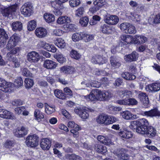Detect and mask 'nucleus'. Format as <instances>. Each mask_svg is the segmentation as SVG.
<instances>
[{
	"instance_id": "1",
	"label": "nucleus",
	"mask_w": 160,
	"mask_h": 160,
	"mask_svg": "<svg viewBox=\"0 0 160 160\" xmlns=\"http://www.w3.org/2000/svg\"><path fill=\"white\" fill-rule=\"evenodd\" d=\"M19 38L16 34L12 35L9 39L7 45V49L9 51V53L13 55H15L19 51V48L18 47H14L19 41Z\"/></svg>"
},
{
	"instance_id": "2",
	"label": "nucleus",
	"mask_w": 160,
	"mask_h": 160,
	"mask_svg": "<svg viewBox=\"0 0 160 160\" xmlns=\"http://www.w3.org/2000/svg\"><path fill=\"white\" fill-rule=\"evenodd\" d=\"M25 143L28 147L35 148L39 144V137L36 134L29 135L26 138Z\"/></svg>"
},
{
	"instance_id": "3",
	"label": "nucleus",
	"mask_w": 160,
	"mask_h": 160,
	"mask_svg": "<svg viewBox=\"0 0 160 160\" xmlns=\"http://www.w3.org/2000/svg\"><path fill=\"white\" fill-rule=\"evenodd\" d=\"M13 88V83L7 82L3 78H0V90L5 92L11 91Z\"/></svg>"
},
{
	"instance_id": "4",
	"label": "nucleus",
	"mask_w": 160,
	"mask_h": 160,
	"mask_svg": "<svg viewBox=\"0 0 160 160\" xmlns=\"http://www.w3.org/2000/svg\"><path fill=\"white\" fill-rule=\"evenodd\" d=\"M32 6L30 3L27 2L25 3L21 8L22 14L25 17H29L31 15Z\"/></svg>"
},
{
	"instance_id": "5",
	"label": "nucleus",
	"mask_w": 160,
	"mask_h": 160,
	"mask_svg": "<svg viewBox=\"0 0 160 160\" xmlns=\"http://www.w3.org/2000/svg\"><path fill=\"white\" fill-rule=\"evenodd\" d=\"M104 22L105 23L110 25H115L119 22L118 17L115 15H108L104 17Z\"/></svg>"
},
{
	"instance_id": "6",
	"label": "nucleus",
	"mask_w": 160,
	"mask_h": 160,
	"mask_svg": "<svg viewBox=\"0 0 160 160\" xmlns=\"http://www.w3.org/2000/svg\"><path fill=\"white\" fill-rule=\"evenodd\" d=\"M139 123V127L138 129V131L140 132V134L145 133V130L147 129V127L149 125V122L147 119L142 118L138 120Z\"/></svg>"
},
{
	"instance_id": "7",
	"label": "nucleus",
	"mask_w": 160,
	"mask_h": 160,
	"mask_svg": "<svg viewBox=\"0 0 160 160\" xmlns=\"http://www.w3.org/2000/svg\"><path fill=\"white\" fill-rule=\"evenodd\" d=\"M68 127L73 129L71 130V132L73 134V137L77 138L78 136V131L80 130V127L77 124H76L73 121L69 122L68 123Z\"/></svg>"
},
{
	"instance_id": "8",
	"label": "nucleus",
	"mask_w": 160,
	"mask_h": 160,
	"mask_svg": "<svg viewBox=\"0 0 160 160\" xmlns=\"http://www.w3.org/2000/svg\"><path fill=\"white\" fill-rule=\"evenodd\" d=\"M141 115L143 116L151 118L154 117H160V112L157 108H155L149 111L142 112H141Z\"/></svg>"
},
{
	"instance_id": "9",
	"label": "nucleus",
	"mask_w": 160,
	"mask_h": 160,
	"mask_svg": "<svg viewBox=\"0 0 160 160\" xmlns=\"http://www.w3.org/2000/svg\"><path fill=\"white\" fill-rule=\"evenodd\" d=\"M28 60L31 62H38L40 58V57L38 53L35 51H32L28 53Z\"/></svg>"
},
{
	"instance_id": "10",
	"label": "nucleus",
	"mask_w": 160,
	"mask_h": 160,
	"mask_svg": "<svg viewBox=\"0 0 160 160\" xmlns=\"http://www.w3.org/2000/svg\"><path fill=\"white\" fill-rule=\"evenodd\" d=\"M0 117L7 119H16L13 113L4 109H0Z\"/></svg>"
},
{
	"instance_id": "11",
	"label": "nucleus",
	"mask_w": 160,
	"mask_h": 160,
	"mask_svg": "<svg viewBox=\"0 0 160 160\" xmlns=\"http://www.w3.org/2000/svg\"><path fill=\"white\" fill-rule=\"evenodd\" d=\"M97 95L98 99L100 101H104L109 100L112 97V93L108 92H102L99 91Z\"/></svg>"
},
{
	"instance_id": "12",
	"label": "nucleus",
	"mask_w": 160,
	"mask_h": 160,
	"mask_svg": "<svg viewBox=\"0 0 160 160\" xmlns=\"http://www.w3.org/2000/svg\"><path fill=\"white\" fill-rule=\"evenodd\" d=\"M8 39V36L6 32L3 29L0 28V47H4Z\"/></svg>"
},
{
	"instance_id": "13",
	"label": "nucleus",
	"mask_w": 160,
	"mask_h": 160,
	"mask_svg": "<svg viewBox=\"0 0 160 160\" xmlns=\"http://www.w3.org/2000/svg\"><path fill=\"white\" fill-rule=\"evenodd\" d=\"M146 90L149 92H156L160 90V83H153L147 85L145 87Z\"/></svg>"
},
{
	"instance_id": "14",
	"label": "nucleus",
	"mask_w": 160,
	"mask_h": 160,
	"mask_svg": "<svg viewBox=\"0 0 160 160\" xmlns=\"http://www.w3.org/2000/svg\"><path fill=\"white\" fill-rule=\"evenodd\" d=\"M28 129L23 126L18 127L15 132V135L18 138H22L27 135L28 133Z\"/></svg>"
},
{
	"instance_id": "15",
	"label": "nucleus",
	"mask_w": 160,
	"mask_h": 160,
	"mask_svg": "<svg viewBox=\"0 0 160 160\" xmlns=\"http://www.w3.org/2000/svg\"><path fill=\"white\" fill-rule=\"evenodd\" d=\"M51 145V140L48 138L42 139L40 143L41 148L44 150H48L50 148Z\"/></svg>"
},
{
	"instance_id": "16",
	"label": "nucleus",
	"mask_w": 160,
	"mask_h": 160,
	"mask_svg": "<svg viewBox=\"0 0 160 160\" xmlns=\"http://www.w3.org/2000/svg\"><path fill=\"white\" fill-rule=\"evenodd\" d=\"M75 113L77 114L81 118L83 119L87 118L89 116V111L85 109L80 108L76 109Z\"/></svg>"
},
{
	"instance_id": "17",
	"label": "nucleus",
	"mask_w": 160,
	"mask_h": 160,
	"mask_svg": "<svg viewBox=\"0 0 160 160\" xmlns=\"http://www.w3.org/2000/svg\"><path fill=\"white\" fill-rule=\"evenodd\" d=\"M138 57V53L136 52H133L131 54L125 56L124 59L126 62H131L136 61Z\"/></svg>"
},
{
	"instance_id": "18",
	"label": "nucleus",
	"mask_w": 160,
	"mask_h": 160,
	"mask_svg": "<svg viewBox=\"0 0 160 160\" xmlns=\"http://www.w3.org/2000/svg\"><path fill=\"white\" fill-rule=\"evenodd\" d=\"M35 33L36 36L39 38H43L46 36L47 34V31L46 29L43 28H37Z\"/></svg>"
},
{
	"instance_id": "19",
	"label": "nucleus",
	"mask_w": 160,
	"mask_h": 160,
	"mask_svg": "<svg viewBox=\"0 0 160 160\" xmlns=\"http://www.w3.org/2000/svg\"><path fill=\"white\" fill-rule=\"evenodd\" d=\"M133 40L134 43L141 44L145 42L147 40V38L143 35H136L134 36Z\"/></svg>"
},
{
	"instance_id": "20",
	"label": "nucleus",
	"mask_w": 160,
	"mask_h": 160,
	"mask_svg": "<svg viewBox=\"0 0 160 160\" xmlns=\"http://www.w3.org/2000/svg\"><path fill=\"white\" fill-rule=\"evenodd\" d=\"M91 61L92 63L99 64H102L106 62V60L101 56L99 55H96L93 56Z\"/></svg>"
},
{
	"instance_id": "21",
	"label": "nucleus",
	"mask_w": 160,
	"mask_h": 160,
	"mask_svg": "<svg viewBox=\"0 0 160 160\" xmlns=\"http://www.w3.org/2000/svg\"><path fill=\"white\" fill-rule=\"evenodd\" d=\"M110 61L112 67L114 68H118L121 65V63L115 56H111L110 58Z\"/></svg>"
},
{
	"instance_id": "22",
	"label": "nucleus",
	"mask_w": 160,
	"mask_h": 160,
	"mask_svg": "<svg viewBox=\"0 0 160 160\" xmlns=\"http://www.w3.org/2000/svg\"><path fill=\"white\" fill-rule=\"evenodd\" d=\"M43 66L48 69H53L57 67V64L52 60H46L44 62Z\"/></svg>"
},
{
	"instance_id": "23",
	"label": "nucleus",
	"mask_w": 160,
	"mask_h": 160,
	"mask_svg": "<svg viewBox=\"0 0 160 160\" xmlns=\"http://www.w3.org/2000/svg\"><path fill=\"white\" fill-rule=\"evenodd\" d=\"M145 133L142 134H146L147 136L149 138H152L155 136L156 133V131L155 129L152 126L147 127V129H145Z\"/></svg>"
},
{
	"instance_id": "24",
	"label": "nucleus",
	"mask_w": 160,
	"mask_h": 160,
	"mask_svg": "<svg viewBox=\"0 0 160 160\" xmlns=\"http://www.w3.org/2000/svg\"><path fill=\"white\" fill-rule=\"evenodd\" d=\"M12 30L14 31H20L22 29V24L20 22H13L11 25Z\"/></svg>"
},
{
	"instance_id": "25",
	"label": "nucleus",
	"mask_w": 160,
	"mask_h": 160,
	"mask_svg": "<svg viewBox=\"0 0 160 160\" xmlns=\"http://www.w3.org/2000/svg\"><path fill=\"white\" fill-rule=\"evenodd\" d=\"M97 140L101 143L106 145H110L111 142V139L108 137L99 135L97 137Z\"/></svg>"
},
{
	"instance_id": "26",
	"label": "nucleus",
	"mask_w": 160,
	"mask_h": 160,
	"mask_svg": "<svg viewBox=\"0 0 160 160\" xmlns=\"http://www.w3.org/2000/svg\"><path fill=\"white\" fill-rule=\"evenodd\" d=\"M94 149L97 152L102 154L105 153L107 151L106 148L105 146L100 145L96 144L94 146Z\"/></svg>"
},
{
	"instance_id": "27",
	"label": "nucleus",
	"mask_w": 160,
	"mask_h": 160,
	"mask_svg": "<svg viewBox=\"0 0 160 160\" xmlns=\"http://www.w3.org/2000/svg\"><path fill=\"white\" fill-rule=\"evenodd\" d=\"M74 70L73 67L69 66H64L61 68V71L66 74L72 73Z\"/></svg>"
},
{
	"instance_id": "28",
	"label": "nucleus",
	"mask_w": 160,
	"mask_h": 160,
	"mask_svg": "<svg viewBox=\"0 0 160 160\" xmlns=\"http://www.w3.org/2000/svg\"><path fill=\"white\" fill-rule=\"evenodd\" d=\"M100 30L105 34H109L111 33V27L106 24H104L101 25Z\"/></svg>"
},
{
	"instance_id": "29",
	"label": "nucleus",
	"mask_w": 160,
	"mask_h": 160,
	"mask_svg": "<svg viewBox=\"0 0 160 160\" xmlns=\"http://www.w3.org/2000/svg\"><path fill=\"white\" fill-rule=\"evenodd\" d=\"M119 135L122 138L125 139L130 138L132 136V133L131 132L126 130L121 131L119 133Z\"/></svg>"
},
{
	"instance_id": "30",
	"label": "nucleus",
	"mask_w": 160,
	"mask_h": 160,
	"mask_svg": "<svg viewBox=\"0 0 160 160\" xmlns=\"http://www.w3.org/2000/svg\"><path fill=\"white\" fill-rule=\"evenodd\" d=\"M122 77L124 79L127 80H131L135 79V76L130 73L126 72L122 73Z\"/></svg>"
},
{
	"instance_id": "31",
	"label": "nucleus",
	"mask_w": 160,
	"mask_h": 160,
	"mask_svg": "<svg viewBox=\"0 0 160 160\" xmlns=\"http://www.w3.org/2000/svg\"><path fill=\"white\" fill-rule=\"evenodd\" d=\"M69 21V18L68 17L65 16L59 17L57 20V22L59 24H62L68 23Z\"/></svg>"
},
{
	"instance_id": "32",
	"label": "nucleus",
	"mask_w": 160,
	"mask_h": 160,
	"mask_svg": "<svg viewBox=\"0 0 160 160\" xmlns=\"http://www.w3.org/2000/svg\"><path fill=\"white\" fill-rule=\"evenodd\" d=\"M43 18L45 21L48 23L53 22L55 20L54 16L50 13H45L43 15Z\"/></svg>"
},
{
	"instance_id": "33",
	"label": "nucleus",
	"mask_w": 160,
	"mask_h": 160,
	"mask_svg": "<svg viewBox=\"0 0 160 160\" xmlns=\"http://www.w3.org/2000/svg\"><path fill=\"white\" fill-rule=\"evenodd\" d=\"M65 157L68 160H82V157L74 153L67 154L65 155Z\"/></svg>"
},
{
	"instance_id": "34",
	"label": "nucleus",
	"mask_w": 160,
	"mask_h": 160,
	"mask_svg": "<svg viewBox=\"0 0 160 160\" xmlns=\"http://www.w3.org/2000/svg\"><path fill=\"white\" fill-rule=\"evenodd\" d=\"M45 111L48 114H51L55 111V106L53 105H49L48 104L45 103Z\"/></svg>"
},
{
	"instance_id": "35",
	"label": "nucleus",
	"mask_w": 160,
	"mask_h": 160,
	"mask_svg": "<svg viewBox=\"0 0 160 160\" xmlns=\"http://www.w3.org/2000/svg\"><path fill=\"white\" fill-rule=\"evenodd\" d=\"M108 115H99L97 119V121L98 123L100 124L104 123L106 124L107 120L108 119Z\"/></svg>"
},
{
	"instance_id": "36",
	"label": "nucleus",
	"mask_w": 160,
	"mask_h": 160,
	"mask_svg": "<svg viewBox=\"0 0 160 160\" xmlns=\"http://www.w3.org/2000/svg\"><path fill=\"white\" fill-rule=\"evenodd\" d=\"M83 32H77L74 33L72 36V39L74 42L78 41L83 39Z\"/></svg>"
},
{
	"instance_id": "37",
	"label": "nucleus",
	"mask_w": 160,
	"mask_h": 160,
	"mask_svg": "<svg viewBox=\"0 0 160 160\" xmlns=\"http://www.w3.org/2000/svg\"><path fill=\"white\" fill-rule=\"evenodd\" d=\"M34 115L35 119L40 122L42 119L44 118V115L40 110L36 109L34 112Z\"/></svg>"
},
{
	"instance_id": "38",
	"label": "nucleus",
	"mask_w": 160,
	"mask_h": 160,
	"mask_svg": "<svg viewBox=\"0 0 160 160\" xmlns=\"http://www.w3.org/2000/svg\"><path fill=\"white\" fill-rule=\"evenodd\" d=\"M55 43L57 47L61 48H64L66 46V43L64 40L61 38L57 39Z\"/></svg>"
},
{
	"instance_id": "39",
	"label": "nucleus",
	"mask_w": 160,
	"mask_h": 160,
	"mask_svg": "<svg viewBox=\"0 0 160 160\" xmlns=\"http://www.w3.org/2000/svg\"><path fill=\"white\" fill-rule=\"evenodd\" d=\"M129 128L133 130H135L136 132L138 133H140V132L138 131V129L139 127V123L138 120L134 121L131 122Z\"/></svg>"
},
{
	"instance_id": "40",
	"label": "nucleus",
	"mask_w": 160,
	"mask_h": 160,
	"mask_svg": "<svg viewBox=\"0 0 160 160\" xmlns=\"http://www.w3.org/2000/svg\"><path fill=\"white\" fill-rule=\"evenodd\" d=\"M51 5L54 9L57 8L62 9L63 8L62 4L58 0L52 2Z\"/></svg>"
},
{
	"instance_id": "41",
	"label": "nucleus",
	"mask_w": 160,
	"mask_h": 160,
	"mask_svg": "<svg viewBox=\"0 0 160 160\" xmlns=\"http://www.w3.org/2000/svg\"><path fill=\"white\" fill-rule=\"evenodd\" d=\"M121 114L122 118L126 120H130L132 117V113L128 110L121 112Z\"/></svg>"
},
{
	"instance_id": "42",
	"label": "nucleus",
	"mask_w": 160,
	"mask_h": 160,
	"mask_svg": "<svg viewBox=\"0 0 160 160\" xmlns=\"http://www.w3.org/2000/svg\"><path fill=\"white\" fill-rule=\"evenodd\" d=\"M25 86L27 88H31L34 84L33 81L32 79L26 78L24 81Z\"/></svg>"
},
{
	"instance_id": "43",
	"label": "nucleus",
	"mask_w": 160,
	"mask_h": 160,
	"mask_svg": "<svg viewBox=\"0 0 160 160\" xmlns=\"http://www.w3.org/2000/svg\"><path fill=\"white\" fill-rule=\"evenodd\" d=\"M75 25L73 24H67L63 26V28L66 30V32L72 31L76 29Z\"/></svg>"
},
{
	"instance_id": "44",
	"label": "nucleus",
	"mask_w": 160,
	"mask_h": 160,
	"mask_svg": "<svg viewBox=\"0 0 160 160\" xmlns=\"http://www.w3.org/2000/svg\"><path fill=\"white\" fill-rule=\"evenodd\" d=\"M44 48L48 51L52 52H55L57 50L56 48L53 45L50 44L48 43H47Z\"/></svg>"
},
{
	"instance_id": "45",
	"label": "nucleus",
	"mask_w": 160,
	"mask_h": 160,
	"mask_svg": "<svg viewBox=\"0 0 160 160\" xmlns=\"http://www.w3.org/2000/svg\"><path fill=\"white\" fill-rule=\"evenodd\" d=\"M130 23L127 22H124L121 23L120 25L121 29L123 32L127 33Z\"/></svg>"
},
{
	"instance_id": "46",
	"label": "nucleus",
	"mask_w": 160,
	"mask_h": 160,
	"mask_svg": "<svg viewBox=\"0 0 160 160\" xmlns=\"http://www.w3.org/2000/svg\"><path fill=\"white\" fill-rule=\"evenodd\" d=\"M118 95L122 97L125 96L130 97L131 96V92L128 91H123L119 90L118 91Z\"/></svg>"
},
{
	"instance_id": "47",
	"label": "nucleus",
	"mask_w": 160,
	"mask_h": 160,
	"mask_svg": "<svg viewBox=\"0 0 160 160\" xmlns=\"http://www.w3.org/2000/svg\"><path fill=\"white\" fill-rule=\"evenodd\" d=\"M82 98L87 100L89 99L92 101H95L96 100H98V97H96L95 95L92 93V92H91L90 94L88 96H82Z\"/></svg>"
},
{
	"instance_id": "48",
	"label": "nucleus",
	"mask_w": 160,
	"mask_h": 160,
	"mask_svg": "<svg viewBox=\"0 0 160 160\" xmlns=\"http://www.w3.org/2000/svg\"><path fill=\"white\" fill-rule=\"evenodd\" d=\"M36 27V23L35 21L33 20L29 21L28 25V29L29 31H32Z\"/></svg>"
},
{
	"instance_id": "49",
	"label": "nucleus",
	"mask_w": 160,
	"mask_h": 160,
	"mask_svg": "<svg viewBox=\"0 0 160 160\" xmlns=\"http://www.w3.org/2000/svg\"><path fill=\"white\" fill-rule=\"evenodd\" d=\"M130 36V35H122L120 37V39L127 43H129L132 41V38Z\"/></svg>"
},
{
	"instance_id": "50",
	"label": "nucleus",
	"mask_w": 160,
	"mask_h": 160,
	"mask_svg": "<svg viewBox=\"0 0 160 160\" xmlns=\"http://www.w3.org/2000/svg\"><path fill=\"white\" fill-rule=\"evenodd\" d=\"M54 57L57 61L60 63H63L66 61V58L61 53H57L54 56Z\"/></svg>"
},
{
	"instance_id": "51",
	"label": "nucleus",
	"mask_w": 160,
	"mask_h": 160,
	"mask_svg": "<svg viewBox=\"0 0 160 160\" xmlns=\"http://www.w3.org/2000/svg\"><path fill=\"white\" fill-rule=\"evenodd\" d=\"M1 12L3 16L8 17L9 15L12 14L8 7L1 8Z\"/></svg>"
},
{
	"instance_id": "52",
	"label": "nucleus",
	"mask_w": 160,
	"mask_h": 160,
	"mask_svg": "<svg viewBox=\"0 0 160 160\" xmlns=\"http://www.w3.org/2000/svg\"><path fill=\"white\" fill-rule=\"evenodd\" d=\"M21 72L22 74L26 77H31L32 74L28 68H21Z\"/></svg>"
},
{
	"instance_id": "53",
	"label": "nucleus",
	"mask_w": 160,
	"mask_h": 160,
	"mask_svg": "<svg viewBox=\"0 0 160 160\" xmlns=\"http://www.w3.org/2000/svg\"><path fill=\"white\" fill-rule=\"evenodd\" d=\"M83 38L85 42H88L92 40L94 37V36L93 35L88 34L83 32Z\"/></svg>"
},
{
	"instance_id": "54",
	"label": "nucleus",
	"mask_w": 160,
	"mask_h": 160,
	"mask_svg": "<svg viewBox=\"0 0 160 160\" xmlns=\"http://www.w3.org/2000/svg\"><path fill=\"white\" fill-rule=\"evenodd\" d=\"M23 83V82L22 78L21 77H18L15 80L14 83L13 84V86L14 85L15 87L19 88L22 86Z\"/></svg>"
},
{
	"instance_id": "55",
	"label": "nucleus",
	"mask_w": 160,
	"mask_h": 160,
	"mask_svg": "<svg viewBox=\"0 0 160 160\" xmlns=\"http://www.w3.org/2000/svg\"><path fill=\"white\" fill-rule=\"evenodd\" d=\"M130 17L134 21L139 22L140 21V17L134 12H130Z\"/></svg>"
},
{
	"instance_id": "56",
	"label": "nucleus",
	"mask_w": 160,
	"mask_h": 160,
	"mask_svg": "<svg viewBox=\"0 0 160 160\" xmlns=\"http://www.w3.org/2000/svg\"><path fill=\"white\" fill-rule=\"evenodd\" d=\"M70 56L72 58L77 60L80 58L81 56L77 51L73 50L70 52Z\"/></svg>"
},
{
	"instance_id": "57",
	"label": "nucleus",
	"mask_w": 160,
	"mask_h": 160,
	"mask_svg": "<svg viewBox=\"0 0 160 160\" xmlns=\"http://www.w3.org/2000/svg\"><path fill=\"white\" fill-rule=\"evenodd\" d=\"M89 22V19L87 17H85L81 18L79 22L82 26H86Z\"/></svg>"
},
{
	"instance_id": "58",
	"label": "nucleus",
	"mask_w": 160,
	"mask_h": 160,
	"mask_svg": "<svg viewBox=\"0 0 160 160\" xmlns=\"http://www.w3.org/2000/svg\"><path fill=\"white\" fill-rule=\"evenodd\" d=\"M8 8L12 14L16 12L17 10L19 9V5L16 3L9 6Z\"/></svg>"
},
{
	"instance_id": "59",
	"label": "nucleus",
	"mask_w": 160,
	"mask_h": 160,
	"mask_svg": "<svg viewBox=\"0 0 160 160\" xmlns=\"http://www.w3.org/2000/svg\"><path fill=\"white\" fill-rule=\"evenodd\" d=\"M117 121L118 119L115 117L113 116H108V118L107 123H106V124L108 125L112 124Z\"/></svg>"
},
{
	"instance_id": "60",
	"label": "nucleus",
	"mask_w": 160,
	"mask_h": 160,
	"mask_svg": "<svg viewBox=\"0 0 160 160\" xmlns=\"http://www.w3.org/2000/svg\"><path fill=\"white\" fill-rule=\"evenodd\" d=\"M69 4L72 7H77L80 3V0H70L69 1Z\"/></svg>"
},
{
	"instance_id": "61",
	"label": "nucleus",
	"mask_w": 160,
	"mask_h": 160,
	"mask_svg": "<svg viewBox=\"0 0 160 160\" xmlns=\"http://www.w3.org/2000/svg\"><path fill=\"white\" fill-rule=\"evenodd\" d=\"M116 103L121 105H128V98H126L124 99H118L116 101Z\"/></svg>"
},
{
	"instance_id": "62",
	"label": "nucleus",
	"mask_w": 160,
	"mask_h": 160,
	"mask_svg": "<svg viewBox=\"0 0 160 160\" xmlns=\"http://www.w3.org/2000/svg\"><path fill=\"white\" fill-rule=\"evenodd\" d=\"M129 26L127 33L130 34L135 33L136 32V30L135 27L131 24H130Z\"/></svg>"
},
{
	"instance_id": "63",
	"label": "nucleus",
	"mask_w": 160,
	"mask_h": 160,
	"mask_svg": "<svg viewBox=\"0 0 160 160\" xmlns=\"http://www.w3.org/2000/svg\"><path fill=\"white\" fill-rule=\"evenodd\" d=\"M25 110V107L22 106L15 108V111L16 114L20 115L22 113L23 111Z\"/></svg>"
},
{
	"instance_id": "64",
	"label": "nucleus",
	"mask_w": 160,
	"mask_h": 160,
	"mask_svg": "<svg viewBox=\"0 0 160 160\" xmlns=\"http://www.w3.org/2000/svg\"><path fill=\"white\" fill-rule=\"evenodd\" d=\"M12 104L13 106H18L23 104V102L20 99H15L12 102Z\"/></svg>"
}]
</instances>
